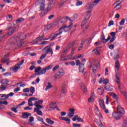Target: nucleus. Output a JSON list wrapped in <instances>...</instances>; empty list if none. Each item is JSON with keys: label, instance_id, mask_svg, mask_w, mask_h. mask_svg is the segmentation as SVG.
<instances>
[{"label": "nucleus", "instance_id": "obj_43", "mask_svg": "<svg viewBox=\"0 0 127 127\" xmlns=\"http://www.w3.org/2000/svg\"><path fill=\"white\" fill-rule=\"evenodd\" d=\"M62 19L63 20H65V21H66V20H67V19H69L70 21H72V20L71 19V18H70V17L68 16L64 17H63Z\"/></svg>", "mask_w": 127, "mask_h": 127}, {"label": "nucleus", "instance_id": "obj_58", "mask_svg": "<svg viewBox=\"0 0 127 127\" xmlns=\"http://www.w3.org/2000/svg\"><path fill=\"white\" fill-rule=\"evenodd\" d=\"M108 83H109L108 79H105V80H103V84H105V85H107Z\"/></svg>", "mask_w": 127, "mask_h": 127}, {"label": "nucleus", "instance_id": "obj_1", "mask_svg": "<svg viewBox=\"0 0 127 127\" xmlns=\"http://www.w3.org/2000/svg\"><path fill=\"white\" fill-rule=\"evenodd\" d=\"M20 37H21L17 36H14L13 37L10 39L9 41L11 44H14V45H15L18 47H21L22 45L24 44V43L23 42V39H21Z\"/></svg>", "mask_w": 127, "mask_h": 127}, {"label": "nucleus", "instance_id": "obj_16", "mask_svg": "<svg viewBox=\"0 0 127 127\" xmlns=\"http://www.w3.org/2000/svg\"><path fill=\"white\" fill-rule=\"evenodd\" d=\"M117 112L121 115H125V110L120 105L117 107Z\"/></svg>", "mask_w": 127, "mask_h": 127}, {"label": "nucleus", "instance_id": "obj_5", "mask_svg": "<svg viewBox=\"0 0 127 127\" xmlns=\"http://www.w3.org/2000/svg\"><path fill=\"white\" fill-rule=\"evenodd\" d=\"M24 62V60H22L21 61H19L17 64L15 65L14 66H12L10 68V70L13 71L14 73L17 72L19 69H20V65H22Z\"/></svg>", "mask_w": 127, "mask_h": 127}, {"label": "nucleus", "instance_id": "obj_24", "mask_svg": "<svg viewBox=\"0 0 127 127\" xmlns=\"http://www.w3.org/2000/svg\"><path fill=\"white\" fill-rule=\"evenodd\" d=\"M62 34V31H59V32L58 33L54 34V35L53 36V38L50 40V41H53V40H54L56 38V37L58 36V35H60V34Z\"/></svg>", "mask_w": 127, "mask_h": 127}, {"label": "nucleus", "instance_id": "obj_38", "mask_svg": "<svg viewBox=\"0 0 127 127\" xmlns=\"http://www.w3.org/2000/svg\"><path fill=\"white\" fill-rule=\"evenodd\" d=\"M115 8L116 7H118V9H120V8H122V2L117 3L116 5L114 7Z\"/></svg>", "mask_w": 127, "mask_h": 127}, {"label": "nucleus", "instance_id": "obj_22", "mask_svg": "<svg viewBox=\"0 0 127 127\" xmlns=\"http://www.w3.org/2000/svg\"><path fill=\"white\" fill-rule=\"evenodd\" d=\"M69 43H73V45L71 46V54H74V52L77 49V47L75 45V42H72Z\"/></svg>", "mask_w": 127, "mask_h": 127}, {"label": "nucleus", "instance_id": "obj_14", "mask_svg": "<svg viewBox=\"0 0 127 127\" xmlns=\"http://www.w3.org/2000/svg\"><path fill=\"white\" fill-rule=\"evenodd\" d=\"M111 38V36H108V38L106 39V38H105V35H104V33H102V34L101 36V40H105L103 42V43L104 44H106L107 43V42L109 41Z\"/></svg>", "mask_w": 127, "mask_h": 127}, {"label": "nucleus", "instance_id": "obj_61", "mask_svg": "<svg viewBox=\"0 0 127 127\" xmlns=\"http://www.w3.org/2000/svg\"><path fill=\"white\" fill-rule=\"evenodd\" d=\"M58 5L59 6V7H62V6L64 5V2H61L59 3Z\"/></svg>", "mask_w": 127, "mask_h": 127}, {"label": "nucleus", "instance_id": "obj_35", "mask_svg": "<svg viewBox=\"0 0 127 127\" xmlns=\"http://www.w3.org/2000/svg\"><path fill=\"white\" fill-rule=\"evenodd\" d=\"M6 87H7V85H5V84H1L0 86V90L1 91H3L4 90H5V89H6Z\"/></svg>", "mask_w": 127, "mask_h": 127}, {"label": "nucleus", "instance_id": "obj_8", "mask_svg": "<svg viewBox=\"0 0 127 127\" xmlns=\"http://www.w3.org/2000/svg\"><path fill=\"white\" fill-rule=\"evenodd\" d=\"M64 75V71L63 70V68H61L60 71H59L56 74L55 76V78L57 79H59Z\"/></svg>", "mask_w": 127, "mask_h": 127}, {"label": "nucleus", "instance_id": "obj_50", "mask_svg": "<svg viewBox=\"0 0 127 127\" xmlns=\"http://www.w3.org/2000/svg\"><path fill=\"white\" fill-rule=\"evenodd\" d=\"M65 122H66L67 125H70V119L68 118L67 117H65Z\"/></svg>", "mask_w": 127, "mask_h": 127}, {"label": "nucleus", "instance_id": "obj_53", "mask_svg": "<svg viewBox=\"0 0 127 127\" xmlns=\"http://www.w3.org/2000/svg\"><path fill=\"white\" fill-rule=\"evenodd\" d=\"M46 57V55L45 54H43L41 55V56L40 57V60H43V59H44V58H45Z\"/></svg>", "mask_w": 127, "mask_h": 127}, {"label": "nucleus", "instance_id": "obj_60", "mask_svg": "<svg viewBox=\"0 0 127 127\" xmlns=\"http://www.w3.org/2000/svg\"><path fill=\"white\" fill-rule=\"evenodd\" d=\"M4 76H11V72H8L3 74Z\"/></svg>", "mask_w": 127, "mask_h": 127}, {"label": "nucleus", "instance_id": "obj_15", "mask_svg": "<svg viewBox=\"0 0 127 127\" xmlns=\"http://www.w3.org/2000/svg\"><path fill=\"white\" fill-rule=\"evenodd\" d=\"M7 30H10V32H8L7 36H10V35H12V34L16 30V28L14 27H9L7 28Z\"/></svg>", "mask_w": 127, "mask_h": 127}, {"label": "nucleus", "instance_id": "obj_32", "mask_svg": "<svg viewBox=\"0 0 127 127\" xmlns=\"http://www.w3.org/2000/svg\"><path fill=\"white\" fill-rule=\"evenodd\" d=\"M87 14H86L85 16V18L86 19H88L89 20L90 19V17H91V14H90V13H91V11H88L87 12Z\"/></svg>", "mask_w": 127, "mask_h": 127}, {"label": "nucleus", "instance_id": "obj_10", "mask_svg": "<svg viewBox=\"0 0 127 127\" xmlns=\"http://www.w3.org/2000/svg\"><path fill=\"white\" fill-rule=\"evenodd\" d=\"M112 116L117 120L122 119V115H121V114L119 113V112L118 111H117V112H115V111L113 112L112 113Z\"/></svg>", "mask_w": 127, "mask_h": 127}, {"label": "nucleus", "instance_id": "obj_13", "mask_svg": "<svg viewBox=\"0 0 127 127\" xmlns=\"http://www.w3.org/2000/svg\"><path fill=\"white\" fill-rule=\"evenodd\" d=\"M68 111L69 112L68 114V117L69 119H71L74 117V115L75 114V109L70 108Z\"/></svg>", "mask_w": 127, "mask_h": 127}, {"label": "nucleus", "instance_id": "obj_63", "mask_svg": "<svg viewBox=\"0 0 127 127\" xmlns=\"http://www.w3.org/2000/svg\"><path fill=\"white\" fill-rule=\"evenodd\" d=\"M57 69H59V65H57L55 66L53 68V71H56V70H57Z\"/></svg>", "mask_w": 127, "mask_h": 127}, {"label": "nucleus", "instance_id": "obj_20", "mask_svg": "<svg viewBox=\"0 0 127 127\" xmlns=\"http://www.w3.org/2000/svg\"><path fill=\"white\" fill-rule=\"evenodd\" d=\"M66 84L65 83H63L62 85V92L61 94H65L66 93Z\"/></svg>", "mask_w": 127, "mask_h": 127}, {"label": "nucleus", "instance_id": "obj_47", "mask_svg": "<svg viewBox=\"0 0 127 127\" xmlns=\"http://www.w3.org/2000/svg\"><path fill=\"white\" fill-rule=\"evenodd\" d=\"M28 106H29V107H32L33 106V104L32 103V101L30 100L29 99L28 100Z\"/></svg>", "mask_w": 127, "mask_h": 127}, {"label": "nucleus", "instance_id": "obj_12", "mask_svg": "<svg viewBox=\"0 0 127 127\" xmlns=\"http://www.w3.org/2000/svg\"><path fill=\"white\" fill-rule=\"evenodd\" d=\"M38 2L39 3V4H40V10H44V8H45V4H44V2H45V0H39Z\"/></svg>", "mask_w": 127, "mask_h": 127}, {"label": "nucleus", "instance_id": "obj_42", "mask_svg": "<svg viewBox=\"0 0 127 127\" xmlns=\"http://www.w3.org/2000/svg\"><path fill=\"white\" fill-rule=\"evenodd\" d=\"M41 70V67L39 66L35 69V73H39V71Z\"/></svg>", "mask_w": 127, "mask_h": 127}, {"label": "nucleus", "instance_id": "obj_51", "mask_svg": "<svg viewBox=\"0 0 127 127\" xmlns=\"http://www.w3.org/2000/svg\"><path fill=\"white\" fill-rule=\"evenodd\" d=\"M82 4H83V2L79 0L77 1L76 3V5H77V6H79V5H82Z\"/></svg>", "mask_w": 127, "mask_h": 127}, {"label": "nucleus", "instance_id": "obj_29", "mask_svg": "<svg viewBox=\"0 0 127 127\" xmlns=\"http://www.w3.org/2000/svg\"><path fill=\"white\" fill-rule=\"evenodd\" d=\"M1 63H6V65H9V59L5 60L3 59L1 60Z\"/></svg>", "mask_w": 127, "mask_h": 127}, {"label": "nucleus", "instance_id": "obj_7", "mask_svg": "<svg viewBox=\"0 0 127 127\" xmlns=\"http://www.w3.org/2000/svg\"><path fill=\"white\" fill-rule=\"evenodd\" d=\"M40 109H43V106L36 105V108H34V113L37 112V115L39 116H43L42 112L40 111Z\"/></svg>", "mask_w": 127, "mask_h": 127}, {"label": "nucleus", "instance_id": "obj_28", "mask_svg": "<svg viewBox=\"0 0 127 127\" xmlns=\"http://www.w3.org/2000/svg\"><path fill=\"white\" fill-rule=\"evenodd\" d=\"M47 69L45 68L43 69H42L40 72H38L37 75H43L46 73Z\"/></svg>", "mask_w": 127, "mask_h": 127}, {"label": "nucleus", "instance_id": "obj_57", "mask_svg": "<svg viewBox=\"0 0 127 127\" xmlns=\"http://www.w3.org/2000/svg\"><path fill=\"white\" fill-rule=\"evenodd\" d=\"M72 127H81V124H73Z\"/></svg>", "mask_w": 127, "mask_h": 127}, {"label": "nucleus", "instance_id": "obj_3", "mask_svg": "<svg viewBox=\"0 0 127 127\" xmlns=\"http://www.w3.org/2000/svg\"><path fill=\"white\" fill-rule=\"evenodd\" d=\"M76 65V66H79L78 69L79 72L82 73V74H86V71H85V64L84 63H81V62H80V60H75Z\"/></svg>", "mask_w": 127, "mask_h": 127}, {"label": "nucleus", "instance_id": "obj_9", "mask_svg": "<svg viewBox=\"0 0 127 127\" xmlns=\"http://www.w3.org/2000/svg\"><path fill=\"white\" fill-rule=\"evenodd\" d=\"M73 45H74V43H68V44L67 45V46L66 47V49L63 50V52L61 54V55H62L63 56H64V54H66V53H67V52H68V50H69V49H70V48H71V46H73Z\"/></svg>", "mask_w": 127, "mask_h": 127}, {"label": "nucleus", "instance_id": "obj_6", "mask_svg": "<svg viewBox=\"0 0 127 127\" xmlns=\"http://www.w3.org/2000/svg\"><path fill=\"white\" fill-rule=\"evenodd\" d=\"M72 26H73V23H70V24L68 26H67V25H64L63 26L59 29V31H61V30H63L64 29L65 32H67V31H69V30H71V28H72Z\"/></svg>", "mask_w": 127, "mask_h": 127}, {"label": "nucleus", "instance_id": "obj_41", "mask_svg": "<svg viewBox=\"0 0 127 127\" xmlns=\"http://www.w3.org/2000/svg\"><path fill=\"white\" fill-rule=\"evenodd\" d=\"M122 127H127V120H124L122 124Z\"/></svg>", "mask_w": 127, "mask_h": 127}, {"label": "nucleus", "instance_id": "obj_59", "mask_svg": "<svg viewBox=\"0 0 127 127\" xmlns=\"http://www.w3.org/2000/svg\"><path fill=\"white\" fill-rule=\"evenodd\" d=\"M110 35H111V36H112L113 38H116V32H112L110 33Z\"/></svg>", "mask_w": 127, "mask_h": 127}, {"label": "nucleus", "instance_id": "obj_39", "mask_svg": "<svg viewBox=\"0 0 127 127\" xmlns=\"http://www.w3.org/2000/svg\"><path fill=\"white\" fill-rule=\"evenodd\" d=\"M24 21V19L23 18H19L16 20V23H18V22H22Z\"/></svg>", "mask_w": 127, "mask_h": 127}, {"label": "nucleus", "instance_id": "obj_34", "mask_svg": "<svg viewBox=\"0 0 127 127\" xmlns=\"http://www.w3.org/2000/svg\"><path fill=\"white\" fill-rule=\"evenodd\" d=\"M46 122L48 124H50V125H53V124H54V121L49 118L46 119Z\"/></svg>", "mask_w": 127, "mask_h": 127}, {"label": "nucleus", "instance_id": "obj_21", "mask_svg": "<svg viewBox=\"0 0 127 127\" xmlns=\"http://www.w3.org/2000/svg\"><path fill=\"white\" fill-rule=\"evenodd\" d=\"M99 105L102 110H105L106 109V106H105V102L103 100H100L99 101Z\"/></svg>", "mask_w": 127, "mask_h": 127}, {"label": "nucleus", "instance_id": "obj_62", "mask_svg": "<svg viewBox=\"0 0 127 127\" xmlns=\"http://www.w3.org/2000/svg\"><path fill=\"white\" fill-rule=\"evenodd\" d=\"M23 93H27V92H29V88H26L23 90Z\"/></svg>", "mask_w": 127, "mask_h": 127}, {"label": "nucleus", "instance_id": "obj_46", "mask_svg": "<svg viewBox=\"0 0 127 127\" xmlns=\"http://www.w3.org/2000/svg\"><path fill=\"white\" fill-rule=\"evenodd\" d=\"M95 113L96 115H98V116H100V115H101V113L100 112V111H99V108L96 107Z\"/></svg>", "mask_w": 127, "mask_h": 127}, {"label": "nucleus", "instance_id": "obj_33", "mask_svg": "<svg viewBox=\"0 0 127 127\" xmlns=\"http://www.w3.org/2000/svg\"><path fill=\"white\" fill-rule=\"evenodd\" d=\"M88 20L86 19L85 18L83 19V20L82 21L81 24V26L82 28H83L84 27V25H85V24H86V23L87 22Z\"/></svg>", "mask_w": 127, "mask_h": 127}, {"label": "nucleus", "instance_id": "obj_64", "mask_svg": "<svg viewBox=\"0 0 127 127\" xmlns=\"http://www.w3.org/2000/svg\"><path fill=\"white\" fill-rule=\"evenodd\" d=\"M125 24V19H122L121 22H120V25H124Z\"/></svg>", "mask_w": 127, "mask_h": 127}, {"label": "nucleus", "instance_id": "obj_4", "mask_svg": "<svg viewBox=\"0 0 127 127\" xmlns=\"http://www.w3.org/2000/svg\"><path fill=\"white\" fill-rule=\"evenodd\" d=\"M101 1V0H95L93 1L90 2L86 4V9H92L93 7H95Z\"/></svg>", "mask_w": 127, "mask_h": 127}, {"label": "nucleus", "instance_id": "obj_11", "mask_svg": "<svg viewBox=\"0 0 127 127\" xmlns=\"http://www.w3.org/2000/svg\"><path fill=\"white\" fill-rule=\"evenodd\" d=\"M43 52H45V54L46 55H47V54H48L49 53H51V55L53 54V50L51 48H47L46 49L44 48L43 49Z\"/></svg>", "mask_w": 127, "mask_h": 127}, {"label": "nucleus", "instance_id": "obj_40", "mask_svg": "<svg viewBox=\"0 0 127 127\" xmlns=\"http://www.w3.org/2000/svg\"><path fill=\"white\" fill-rule=\"evenodd\" d=\"M29 91L30 93H32V94H33L34 92H35V88L33 86H31L30 88Z\"/></svg>", "mask_w": 127, "mask_h": 127}, {"label": "nucleus", "instance_id": "obj_49", "mask_svg": "<svg viewBox=\"0 0 127 127\" xmlns=\"http://www.w3.org/2000/svg\"><path fill=\"white\" fill-rule=\"evenodd\" d=\"M50 3L52 5H55V3H56V0H51Z\"/></svg>", "mask_w": 127, "mask_h": 127}, {"label": "nucleus", "instance_id": "obj_2", "mask_svg": "<svg viewBox=\"0 0 127 127\" xmlns=\"http://www.w3.org/2000/svg\"><path fill=\"white\" fill-rule=\"evenodd\" d=\"M115 68H116L117 71L116 72V77L115 82L117 84H120V72L119 70H120V62L117 60L115 62Z\"/></svg>", "mask_w": 127, "mask_h": 127}, {"label": "nucleus", "instance_id": "obj_31", "mask_svg": "<svg viewBox=\"0 0 127 127\" xmlns=\"http://www.w3.org/2000/svg\"><path fill=\"white\" fill-rule=\"evenodd\" d=\"M53 86L51 84V83L50 82H48V85L45 89V91H47V90H49V89H51Z\"/></svg>", "mask_w": 127, "mask_h": 127}, {"label": "nucleus", "instance_id": "obj_30", "mask_svg": "<svg viewBox=\"0 0 127 127\" xmlns=\"http://www.w3.org/2000/svg\"><path fill=\"white\" fill-rule=\"evenodd\" d=\"M42 103H43V100H39L38 101L36 102L34 104V106H35L36 107V106H41V105H40V104H42Z\"/></svg>", "mask_w": 127, "mask_h": 127}, {"label": "nucleus", "instance_id": "obj_55", "mask_svg": "<svg viewBox=\"0 0 127 127\" xmlns=\"http://www.w3.org/2000/svg\"><path fill=\"white\" fill-rule=\"evenodd\" d=\"M92 102H94V97H90L88 99V103H92Z\"/></svg>", "mask_w": 127, "mask_h": 127}, {"label": "nucleus", "instance_id": "obj_23", "mask_svg": "<svg viewBox=\"0 0 127 127\" xmlns=\"http://www.w3.org/2000/svg\"><path fill=\"white\" fill-rule=\"evenodd\" d=\"M105 89H104V88L103 87H100L98 89V93L99 95H103Z\"/></svg>", "mask_w": 127, "mask_h": 127}, {"label": "nucleus", "instance_id": "obj_37", "mask_svg": "<svg viewBox=\"0 0 127 127\" xmlns=\"http://www.w3.org/2000/svg\"><path fill=\"white\" fill-rule=\"evenodd\" d=\"M53 25H54V24H48L47 26H46V28H47V30H49V29H50L51 27H53Z\"/></svg>", "mask_w": 127, "mask_h": 127}, {"label": "nucleus", "instance_id": "obj_27", "mask_svg": "<svg viewBox=\"0 0 127 127\" xmlns=\"http://www.w3.org/2000/svg\"><path fill=\"white\" fill-rule=\"evenodd\" d=\"M8 81L7 79H4L1 80V83L2 85H6V86H8Z\"/></svg>", "mask_w": 127, "mask_h": 127}, {"label": "nucleus", "instance_id": "obj_45", "mask_svg": "<svg viewBox=\"0 0 127 127\" xmlns=\"http://www.w3.org/2000/svg\"><path fill=\"white\" fill-rule=\"evenodd\" d=\"M37 120L38 121H39V122H42V123L43 124H45V123L44 122V121H43V118H41L40 117H38L37 118Z\"/></svg>", "mask_w": 127, "mask_h": 127}, {"label": "nucleus", "instance_id": "obj_26", "mask_svg": "<svg viewBox=\"0 0 127 127\" xmlns=\"http://www.w3.org/2000/svg\"><path fill=\"white\" fill-rule=\"evenodd\" d=\"M110 96H111L114 100H116L118 101V99H119V96L116 94L115 93L111 92L110 93Z\"/></svg>", "mask_w": 127, "mask_h": 127}, {"label": "nucleus", "instance_id": "obj_36", "mask_svg": "<svg viewBox=\"0 0 127 127\" xmlns=\"http://www.w3.org/2000/svg\"><path fill=\"white\" fill-rule=\"evenodd\" d=\"M105 88L107 91H113V87L112 86H106Z\"/></svg>", "mask_w": 127, "mask_h": 127}, {"label": "nucleus", "instance_id": "obj_19", "mask_svg": "<svg viewBox=\"0 0 127 127\" xmlns=\"http://www.w3.org/2000/svg\"><path fill=\"white\" fill-rule=\"evenodd\" d=\"M43 38H44V33L42 32L40 35L36 38L37 41H41V40H43Z\"/></svg>", "mask_w": 127, "mask_h": 127}, {"label": "nucleus", "instance_id": "obj_54", "mask_svg": "<svg viewBox=\"0 0 127 127\" xmlns=\"http://www.w3.org/2000/svg\"><path fill=\"white\" fill-rule=\"evenodd\" d=\"M16 109H18V108H14V107L11 108V111L14 112V113H17V110H16Z\"/></svg>", "mask_w": 127, "mask_h": 127}, {"label": "nucleus", "instance_id": "obj_25", "mask_svg": "<svg viewBox=\"0 0 127 127\" xmlns=\"http://www.w3.org/2000/svg\"><path fill=\"white\" fill-rule=\"evenodd\" d=\"M94 122L98 125V126H99V127H103V124H102V122L99 119H95Z\"/></svg>", "mask_w": 127, "mask_h": 127}, {"label": "nucleus", "instance_id": "obj_48", "mask_svg": "<svg viewBox=\"0 0 127 127\" xmlns=\"http://www.w3.org/2000/svg\"><path fill=\"white\" fill-rule=\"evenodd\" d=\"M54 5L51 4L50 3H49L48 5V8L49 10H51L52 9V7H53Z\"/></svg>", "mask_w": 127, "mask_h": 127}, {"label": "nucleus", "instance_id": "obj_52", "mask_svg": "<svg viewBox=\"0 0 127 127\" xmlns=\"http://www.w3.org/2000/svg\"><path fill=\"white\" fill-rule=\"evenodd\" d=\"M74 57L75 59H77V58H82L84 57V55L81 54V55H79V56H75Z\"/></svg>", "mask_w": 127, "mask_h": 127}, {"label": "nucleus", "instance_id": "obj_17", "mask_svg": "<svg viewBox=\"0 0 127 127\" xmlns=\"http://www.w3.org/2000/svg\"><path fill=\"white\" fill-rule=\"evenodd\" d=\"M80 88L81 90L83 91V93L85 94V93H87L88 92V90L87 89V86L85 85V84L81 83L80 84Z\"/></svg>", "mask_w": 127, "mask_h": 127}, {"label": "nucleus", "instance_id": "obj_44", "mask_svg": "<svg viewBox=\"0 0 127 127\" xmlns=\"http://www.w3.org/2000/svg\"><path fill=\"white\" fill-rule=\"evenodd\" d=\"M9 97V94H7V95L5 94L4 98H0V100H7V99H8Z\"/></svg>", "mask_w": 127, "mask_h": 127}, {"label": "nucleus", "instance_id": "obj_18", "mask_svg": "<svg viewBox=\"0 0 127 127\" xmlns=\"http://www.w3.org/2000/svg\"><path fill=\"white\" fill-rule=\"evenodd\" d=\"M22 115V119H28V117L31 116V114L28 112L23 113Z\"/></svg>", "mask_w": 127, "mask_h": 127}, {"label": "nucleus", "instance_id": "obj_56", "mask_svg": "<svg viewBox=\"0 0 127 127\" xmlns=\"http://www.w3.org/2000/svg\"><path fill=\"white\" fill-rule=\"evenodd\" d=\"M93 51H95V54H96V55H100V52H99V50L97 49L93 50Z\"/></svg>", "mask_w": 127, "mask_h": 127}]
</instances>
